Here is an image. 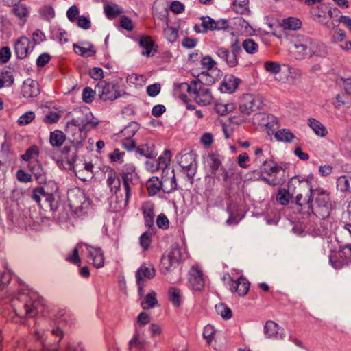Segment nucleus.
Segmentation results:
<instances>
[{"mask_svg":"<svg viewBox=\"0 0 351 351\" xmlns=\"http://www.w3.org/2000/svg\"><path fill=\"white\" fill-rule=\"evenodd\" d=\"M171 152L166 149L159 156L155 168V191H162L170 193L176 189V182L173 171L169 167Z\"/></svg>","mask_w":351,"mask_h":351,"instance_id":"obj_1","label":"nucleus"},{"mask_svg":"<svg viewBox=\"0 0 351 351\" xmlns=\"http://www.w3.org/2000/svg\"><path fill=\"white\" fill-rule=\"evenodd\" d=\"M66 138L69 143L75 148L76 152L84 145L87 134L83 133L77 121L72 119L66 123L65 126ZM77 159V152L70 158L64 162L62 159H57L56 162L59 168L64 170L74 171V164Z\"/></svg>","mask_w":351,"mask_h":351,"instance_id":"obj_2","label":"nucleus"},{"mask_svg":"<svg viewBox=\"0 0 351 351\" xmlns=\"http://www.w3.org/2000/svg\"><path fill=\"white\" fill-rule=\"evenodd\" d=\"M185 92H187L193 98L195 101L201 106H207L213 100L210 89L198 80H193L190 84L181 83L175 89L176 96L184 102L187 101V96Z\"/></svg>","mask_w":351,"mask_h":351,"instance_id":"obj_3","label":"nucleus"},{"mask_svg":"<svg viewBox=\"0 0 351 351\" xmlns=\"http://www.w3.org/2000/svg\"><path fill=\"white\" fill-rule=\"evenodd\" d=\"M38 302L32 299L28 295H21L11 300V305L16 316L20 319H28L38 315Z\"/></svg>","mask_w":351,"mask_h":351,"instance_id":"obj_4","label":"nucleus"},{"mask_svg":"<svg viewBox=\"0 0 351 351\" xmlns=\"http://www.w3.org/2000/svg\"><path fill=\"white\" fill-rule=\"evenodd\" d=\"M187 251L184 245H173L169 251L164 254L160 263V270L166 274L177 267L179 263L187 257Z\"/></svg>","mask_w":351,"mask_h":351,"instance_id":"obj_5","label":"nucleus"},{"mask_svg":"<svg viewBox=\"0 0 351 351\" xmlns=\"http://www.w3.org/2000/svg\"><path fill=\"white\" fill-rule=\"evenodd\" d=\"M312 199H315L313 213L321 218H326L330 215L331 202L330 192L323 188H317L311 191Z\"/></svg>","mask_w":351,"mask_h":351,"instance_id":"obj_6","label":"nucleus"},{"mask_svg":"<svg viewBox=\"0 0 351 351\" xmlns=\"http://www.w3.org/2000/svg\"><path fill=\"white\" fill-rule=\"evenodd\" d=\"M40 149L38 145H32L23 154L20 156L21 160L27 162L28 170L38 179L41 176L42 165L39 160Z\"/></svg>","mask_w":351,"mask_h":351,"instance_id":"obj_7","label":"nucleus"},{"mask_svg":"<svg viewBox=\"0 0 351 351\" xmlns=\"http://www.w3.org/2000/svg\"><path fill=\"white\" fill-rule=\"evenodd\" d=\"M311 191L307 184L300 183L296 188L295 201L298 206L297 209L303 214L310 215L313 213Z\"/></svg>","mask_w":351,"mask_h":351,"instance_id":"obj_8","label":"nucleus"},{"mask_svg":"<svg viewBox=\"0 0 351 351\" xmlns=\"http://www.w3.org/2000/svg\"><path fill=\"white\" fill-rule=\"evenodd\" d=\"M344 228L351 236V223H346ZM330 261L332 267L339 269L351 262V244L345 246L338 251H334L330 255Z\"/></svg>","mask_w":351,"mask_h":351,"instance_id":"obj_9","label":"nucleus"},{"mask_svg":"<svg viewBox=\"0 0 351 351\" xmlns=\"http://www.w3.org/2000/svg\"><path fill=\"white\" fill-rule=\"evenodd\" d=\"M31 197L40 207L49 208L52 211L58 209V204L55 201L53 194L46 193L43 186L34 188Z\"/></svg>","mask_w":351,"mask_h":351,"instance_id":"obj_10","label":"nucleus"},{"mask_svg":"<svg viewBox=\"0 0 351 351\" xmlns=\"http://www.w3.org/2000/svg\"><path fill=\"white\" fill-rule=\"evenodd\" d=\"M311 13L314 21L324 25L326 28L332 29L335 27V23L330 21L332 18V12L328 5L320 4L313 7Z\"/></svg>","mask_w":351,"mask_h":351,"instance_id":"obj_11","label":"nucleus"},{"mask_svg":"<svg viewBox=\"0 0 351 351\" xmlns=\"http://www.w3.org/2000/svg\"><path fill=\"white\" fill-rule=\"evenodd\" d=\"M189 286L194 291H202L205 287V278L198 265H193L189 271Z\"/></svg>","mask_w":351,"mask_h":351,"instance_id":"obj_12","label":"nucleus"},{"mask_svg":"<svg viewBox=\"0 0 351 351\" xmlns=\"http://www.w3.org/2000/svg\"><path fill=\"white\" fill-rule=\"evenodd\" d=\"M96 86L101 88L99 98L104 101H112L121 96L118 86L115 84L100 81Z\"/></svg>","mask_w":351,"mask_h":351,"instance_id":"obj_13","label":"nucleus"},{"mask_svg":"<svg viewBox=\"0 0 351 351\" xmlns=\"http://www.w3.org/2000/svg\"><path fill=\"white\" fill-rule=\"evenodd\" d=\"M202 24L200 26L196 25L195 30L197 32H206L208 30H221L225 29L228 27V23L225 19L215 21L209 16H203L201 18Z\"/></svg>","mask_w":351,"mask_h":351,"instance_id":"obj_14","label":"nucleus"},{"mask_svg":"<svg viewBox=\"0 0 351 351\" xmlns=\"http://www.w3.org/2000/svg\"><path fill=\"white\" fill-rule=\"evenodd\" d=\"M260 104L258 98L252 95H246L243 97L242 102L239 105V111L245 115H250L260 108Z\"/></svg>","mask_w":351,"mask_h":351,"instance_id":"obj_15","label":"nucleus"},{"mask_svg":"<svg viewBox=\"0 0 351 351\" xmlns=\"http://www.w3.org/2000/svg\"><path fill=\"white\" fill-rule=\"evenodd\" d=\"M120 176L123 180L125 193H128V195H131L132 187L136 184L135 182L138 179L135 168L134 167L126 168L120 173Z\"/></svg>","mask_w":351,"mask_h":351,"instance_id":"obj_16","label":"nucleus"},{"mask_svg":"<svg viewBox=\"0 0 351 351\" xmlns=\"http://www.w3.org/2000/svg\"><path fill=\"white\" fill-rule=\"evenodd\" d=\"M309 44H311V38L304 36L297 38L294 42V53L297 59H302L308 56Z\"/></svg>","mask_w":351,"mask_h":351,"instance_id":"obj_17","label":"nucleus"},{"mask_svg":"<svg viewBox=\"0 0 351 351\" xmlns=\"http://www.w3.org/2000/svg\"><path fill=\"white\" fill-rule=\"evenodd\" d=\"M30 40L22 36L19 37L14 43V52L18 59H23L26 58L29 53V49L31 47Z\"/></svg>","mask_w":351,"mask_h":351,"instance_id":"obj_18","label":"nucleus"},{"mask_svg":"<svg viewBox=\"0 0 351 351\" xmlns=\"http://www.w3.org/2000/svg\"><path fill=\"white\" fill-rule=\"evenodd\" d=\"M250 286L249 281L242 276L229 284L230 290L239 296L245 295L249 291Z\"/></svg>","mask_w":351,"mask_h":351,"instance_id":"obj_19","label":"nucleus"},{"mask_svg":"<svg viewBox=\"0 0 351 351\" xmlns=\"http://www.w3.org/2000/svg\"><path fill=\"white\" fill-rule=\"evenodd\" d=\"M254 120H261L263 121L261 124L265 125L268 135H271V134H274L276 126L278 127V120L276 117L262 113L256 114L254 115Z\"/></svg>","mask_w":351,"mask_h":351,"instance_id":"obj_20","label":"nucleus"},{"mask_svg":"<svg viewBox=\"0 0 351 351\" xmlns=\"http://www.w3.org/2000/svg\"><path fill=\"white\" fill-rule=\"evenodd\" d=\"M241 80L232 75H226L221 83L220 90L222 93H232L238 88Z\"/></svg>","mask_w":351,"mask_h":351,"instance_id":"obj_21","label":"nucleus"},{"mask_svg":"<svg viewBox=\"0 0 351 351\" xmlns=\"http://www.w3.org/2000/svg\"><path fill=\"white\" fill-rule=\"evenodd\" d=\"M106 183L111 192L117 193L120 189V173L118 174L113 169L109 168L106 171Z\"/></svg>","mask_w":351,"mask_h":351,"instance_id":"obj_22","label":"nucleus"},{"mask_svg":"<svg viewBox=\"0 0 351 351\" xmlns=\"http://www.w3.org/2000/svg\"><path fill=\"white\" fill-rule=\"evenodd\" d=\"M130 195H128V193H125L124 195H121L120 197L114 193V195L111 197L110 206L113 212H119L124 209L128 203Z\"/></svg>","mask_w":351,"mask_h":351,"instance_id":"obj_23","label":"nucleus"},{"mask_svg":"<svg viewBox=\"0 0 351 351\" xmlns=\"http://www.w3.org/2000/svg\"><path fill=\"white\" fill-rule=\"evenodd\" d=\"M130 195H128V193H125L124 195H121L120 197L114 193V195L111 197L110 206L113 212H119L124 209L128 203Z\"/></svg>","mask_w":351,"mask_h":351,"instance_id":"obj_24","label":"nucleus"},{"mask_svg":"<svg viewBox=\"0 0 351 351\" xmlns=\"http://www.w3.org/2000/svg\"><path fill=\"white\" fill-rule=\"evenodd\" d=\"M307 125L314 134L319 137L324 138L328 134L327 128L321 121L315 118H308L307 119Z\"/></svg>","mask_w":351,"mask_h":351,"instance_id":"obj_25","label":"nucleus"},{"mask_svg":"<svg viewBox=\"0 0 351 351\" xmlns=\"http://www.w3.org/2000/svg\"><path fill=\"white\" fill-rule=\"evenodd\" d=\"M178 163L186 171H189L196 167L195 156L192 152L184 153L180 155Z\"/></svg>","mask_w":351,"mask_h":351,"instance_id":"obj_26","label":"nucleus"},{"mask_svg":"<svg viewBox=\"0 0 351 351\" xmlns=\"http://www.w3.org/2000/svg\"><path fill=\"white\" fill-rule=\"evenodd\" d=\"M308 56H324L327 53L326 47L322 43L311 38V44L308 45Z\"/></svg>","mask_w":351,"mask_h":351,"instance_id":"obj_27","label":"nucleus"},{"mask_svg":"<svg viewBox=\"0 0 351 351\" xmlns=\"http://www.w3.org/2000/svg\"><path fill=\"white\" fill-rule=\"evenodd\" d=\"M88 257L92 261L93 265L96 268H101L104 265V256L100 248L90 247Z\"/></svg>","mask_w":351,"mask_h":351,"instance_id":"obj_28","label":"nucleus"},{"mask_svg":"<svg viewBox=\"0 0 351 351\" xmlns=\"http://www.w3.org/2000/svg\"><path fill=\"white\" fill-rule=\"evenodd\" d=\"M274 138L277 141L291 143L295 138V136L289 129L282 128L274 132Z\"/></svg>","mask_w":351,"mask_h":351,"instance_id":"obj_29","label":"nucleus"},{"mask_svg":"<svg viewBox=\"0 0 351 351\" xmlns=\"http://www.w3.org/2000/svg\"><path fill=\"white\" fill-rule=\"evenodd\" d=\"M141 209L145 225L151 228L154 224V204L150 202H144Z\"/></svg>","mask_w":351,"mask_h":351,"instance_id":"obj_30","label":"nucleus"},{"mask_svg":"<svg viewBox=\"0 0 351 351\" xmlns=\"http://www.w3.org/2000/svg\"><path fill=\"white\" fill-rule=\"evenodd\" d=\"M66 140V134L60 130H56L49 134V143L53 147H60Z\"/></svg>","mask_w":351,"mask_h":351,"instance_id":"obj_31","label":"nucleus"},{"mask_svg":"<svg viewBox=\"0 0 351 351\" xmlns=\"http://www.w3.org/2000/svg\"><path fill=\"white\" fill-rule=\"evenodd\" d=\"M280 328L278 325L272 321H268L265 325V334L268 338L278 339L281 336Z\"/></svg>","mask_w":351,"mask_h":351,"instance_id":"obj_32","label":"nucleus"},{"mask_svg":"<svg viewBox=\"0 0 351 351\" xmlns=\"http://www.w3.org/2000/svg\"><path fill=\"white\" fill-rule=\"evenodd\" d=\"M280 26L284 29L297 30L302 27V22L300 19L295 17H289L283 19L280 23Z\"/></svg>","mask_w":351,"mask_h":351,"instance_id":"obj_33","label":"nucleus"},{"mask_svg":"<svg viewBox=\"0 0 351 351\" xmlns=\"http://www.w3.org/2000/svg\"><path fill=\"white\" fill-rule=\"evenodd\" d=\"M261 172L266 173L268 176H273L279 172L281 170V167L271 160H264L262 167Z\"/></svg>","mask_w":351,"mask_h":351,"instance_id":"obj_34","label":"nucleus"},{"mask_svg":"<svg viewBox=\"0 0 351 351\" xmlns=\"http://www.w3.org/2000/svg\"><path fill=\"white\" fill-rule=\"evenodd\" d=\"M12 12L23 22L26 21V18L28 15L29 11L27 7L19 1L13 5Z\"/></svg>","mask_w":351,"mask_h":351,"instance_id":"obj_35","label":"nucleus"},{"mask_svg":"<svg viewBox=\"0 0 351 351\" xmlns=\"http://www.w3.org/2000/svg\"><path fill=\"white\" fill-rule=\"evenodd\" d=\"M139 45L143 49V54L149 56L154 47V40L149 36L143 35L139 40Z\"/></svg>","mask_w":351,"mask_h":351,"instance_id":"obj_36","label":"nucleus"},{"mask_svg":"<svg viewBox=\"0 0 351 351\" xmlns=\"http://www.w3.org/2000/svg\"><path fill=\"white\" fill-rule=\"evenodd\" d=\"M73 49L75 53L83 57H93L95 55L96 51L93 45H89L88 48L80 47L77 44L73 45Z\"/></svg>","mask_w":351,"mask_h":351,"instance_id":"obj_37","label":"nucleus"},{"mask_svg":"<svg viewBox=\"0 0 351 351\" xmlns=\"http://www.w3.org/2000/svg\"><path fill=\"white\" fill-rule=\"evenodd\" d=\"M234 108L235 104L233 103L217 102L215 106V112L220 115H226Z\"/></svg>","mask_w":351,"mask_h":351,"instance_id":"obj_38","label":"nucleus"},{"mask_svg":"<svg viewBox=\"0 0 351 351\" xmlns=\"http://www.w3.org/2000/svg\"><path fill=\"white\" fill-rule=\"evenodd\" d=\"M91 119L86 118L85 121H82L81 123L80 128L82 130L83 133L86 134L88 132L96 128L99 125V121H97L92 114H90Z\"/></svg>","mask_w":351,"mask_h":351,"instance_id":"obj_39","label":"nucleus"},{"mask_svg":"<svg viewBox=\"0 0 351 351\" xmlns=\"http://www.w3.org/2000/svg\"><path fill=\"white\" fill-rule=\"evenodd\" d=\"M84 170L86 171V173L82 172V170H79L78 173L75 172V176L82 181H86L93 177V165L91 162H86L84 164Z\"/></svg>","mask_w":351,"mask_h":351,"instance_id":"obj_40","label":"nucleus"},{"mask_svg":"<svg viewBox=\"0 0 351 351\" xmlns=\"http://www.w3.org/2000/svg\"><path fill=\"white\" fill-rule=\"evenodd\" d=\"M169 300L173 306L178 307L182 304L181 291L177 288L171 287L169 290Z\"/></svg>","mask_w":351,"mask_h":351,"instance_id":"obj_41","label":"nucleus"},{"mask_svg":"<svg viewBox=\"0 0 351 351\" xmlns=\"http://www.w3.org/2000/svg\"><path fill=\"white\" fill-rule=\"evenodd\" d=\"M136 280L139 285V293L142 294L143 291V285H141V282L143 281V278H147L149 279L152 278V274L149 271V269L147 267H141L136 272Z\"/></svg>","mask_w":351,"mask_h":351,"instance_id":"obj_42","label":"nucleus"},{"mask_svg":"<svg viewBox=\"0 0 351 351\" xmlns=\"http://www.w3.org/2000/svg\"><path fill=\"white\" fill-rule=\"evenodd\" d=\"M104 12L108 19H114L120 16L122 10L117 5L106 4L104 7Z\"/></svg>","mask_w":351,"mask_h":351,"instance_id":"obj_43","label":"nucleus"},{"mask_svg":"<svg viewBox=\"0 0 351 351\" xmlns=\"http://www.w3.org/2000/svg\"><path fill=\"white\" fill-rule=\"evenodd\" d=\"M337 187L341 191H351V178L342 176L337 180Z\"/></svg>","mask_w":351,"mask_h":351,"instance_id":"obj_44","label":"nucleus"},{"mask_svg":"<svg viewBox=\"0 0 351 351\" xmlns=\"http://www.w3.org/2000/svg\"><path fill=\"white\" fill-rule=\"evenodd\" d=\"M242 47L246 53L255 54L258 51V45L252 38H246L242 43Z\"/></svg>","mask_w":351,"mask_h":351,"instance_id":"obj_45","label":"nucleus"},{"mask_svg":"<svg viewBox=\"0 0 351 351\" xmlns=\"http://www.w3.org/2000/svg\"><path fill=\"white\" fill-rule=\"evenodd\" d=\"M263 67L267 72L273 75L279 73L282 70L281 64L276 61H265Z\"/></svg>","mask_w":351,"mask_h":351,"instance_id":"obj_46","label":"nucleus"},{"mask_svg":"<svg viewBox=\"0 0 351 351\" xmlns=\"http://www.w3.org/2000/svg\"><path fill=\"white\" fill-rule=\"evenodd\" d=\"M216 329L213 325L208 324L204 328L203 337L208 345H211L215 341Z\"/></svg>","mask_w":351,"mask_h":351,"instance_id":"obj_47","label":"nucleus"},{"mask_svg":"<svg viewBox=\"0 0 351 351\" xmlns=\"http://www.w3.org/2000/svg\"><path fill=\"white\" fill-rule=\"evenodd\" d=\"M208 158L212 173L215 175L217 171L221 165V158L219 154H216L209 155Z\"/></svg>","mask_w":351,"mask_h":351,"instance_id":"obj_48","label":"nucleus"},{"mask_svg":"<svg viewBox=\"0 0 351 351\" xmlns=\"http://www.w3.org/2000/svg\"><path fill=\"white\" fill-rule=\"evenodd\" d=\"M215 311L218 315L225 319H229L232 317V311L230 308L223 303L216 304Z\"/></svg>","mask_w":351,"mask_h":351,"instance_id":"obj_49","label":"nucleus"},{"mask_svg":"<svg viewBox=\"0 0 351 351\" xmlns=\"http://www.w3.org/2000/svg\"><path fill=\"white\" fill-rule=\"evenodd\" d=\"M95 96V91L89 86H86L82 93V99L86 104H91Z\"/></svg>","mask_w":351,"mask_h":351,"instance_id":"obj_50","label":"nucleus"},{"mask_svg":"<svg viewBox=\"0 0 351 351\" xmlns=\"http://www.w3.org/2000/svg\"><path fill=\"white\" fill-rule=\"evenodd\" d=\"M201 65L204 69L210 71L217 65L216 61L210 56H206L201 60Z\"/></svg>","mask_w":351,"mask_h":351,"instance_id":"obj_51","label":"nucleus"},{"mask_svg":"<svg viewBox=\"0 0 351 351\" xmlns=\"http://www.w3.org/2000/svg\"><path fill=\"white\" fill-rule=\"evenodd\" d=\"M34 119V112L32 111H29L19 118L17 123L21 126L25 125L30 123Z\"/></svg>","mask_w":351,"mask_h":351,"instance_id":"obj_52","label":"nucleus"},{"mask_svg":"<svg viewBox=\"0 0 351 351\" xmlns=\"http://www.w3.org/2000/svg\"><path fill=\"white\" fill-rule=\"evenodd\" d=\"M61 117V114L59 112L51 111L47 113L43 121L48 125L56 123Z\"/></svg>","mask_w":351,"mask_h":351,"instance_id":"obj_53","label":"nucleus"},{"mask_svg":"<svg viewBox=\"0 0 351 351\" xmlns=\"http://www.w3.org/2000/svg\"><path fill=\"white\" fill-rule=\"evenodd\" d=\"M165 36L169 42H174L178 36V29L176 27L167 26L164 30Z\"/></svg>","mask_w":351,"mask_h":351,"instance_id":"obj_54","label":"nucleus"},{"mask_svg":"<svg viewBox=\"0 0 351 351\" xmlns=\"http://www.w3.org/2000/svg\"><path fill=\"white\" fill-rule=\"evenodd\" d=\"M248 0H234V9L240 14H243L247 9Z\"/></svg>","mask_w":351,"mask_h":351,"instance_id":"obj_55","label":"nucleus"},{"mask_svg":"<svg viewBox=\"0 0 351 351\" xmlns=\"http://www.w3.org/2000/svg\"><path fill=\"white\" fill-rule=\"evenodd\" d=\"M152 243V234L145 232L140 237V244L144 250H147L150 247Z\"/></svg>","mask_w":351,"mask_h":351,"instance_id":"obj_56","label":"nucleus"},{"mask_svg":"<svg viewBox=\"0 0 351 351\" xmlns=\"http://www.w3.org/2000/svg\"><path fill=\"white\" fill-rule=\"evenodd\" d=\"M346 38V34L343 29H337L331 36L332 43H343Z\"/></svg>","mask_w":351,"mask_h":351,"instance_id":"obj_57","label":"nucleus"},{"mask_svg":"<svg viewBox=\"0 0 351 351\" xmlns=\"http://www.w3.org/2000/svg\"><path fill=\"white\" fill-rule=\"evenodd\" d=\"M45 40V36L44 33L40 29H36L32 34V42L33 45L31 46V48H33L34 45L40 44Z\"/></svg>","mask_w":351,"mask_h":351,"instance_id":"obj_58","label":"nucleus"},{"mask_svg":"<svg viewBox=\"0 0 351 351\" xmlns=\"http://www.w3.org/2000/svg\"><path fill=\"white\" fill-rule=\"evenodd\" d=\"M32 173L25 172L23 169H19L16 173V178L21 182H30L32 180Z\"/></svg>","mask_w":351,"mask_h":351,"instance_id":"obj_59","label":"nucleus"},{"mask_svg":"<svg viewBox=\"0 0 351 351\" xmlns=\"http://www.w3.org/2000/svg\"><path fill=\"white\" fill-rule=\"evenodd\" d=\"M156 224L159 228L167 230L169 226V221L165 214H160L157 217Z\"/></svg>","mask_w":351,"mask_h":351,"instance_id":"obj_60","label":"nucleus"},{"mask_svg":"<svg viewBox=\"0 0 351 351\" xmlns=\"http://www.w3.org/2000/svg\"><path fill=\"white\" fill-rule=\"evenodd\" d=\"M214 142L213 136L211 133L206 132L200 138V143L205 147H209Z\"/></svg>","mask_w":351,"mask_h":351,"instance_id":"obj_61","label":"nucleus"},{"mask_svg":"<svg viewBox=\"0 0 351 351\" xmlns=\"http://www.w3.org/2000/svg\"><path fill=\"white\" fill-rule=\"evenodd\" d=\"M289 194L286 190L282 189L279 191L276 199L280 204L287 205L289 203Z\"/></svg>","mask_w":351,"mask_h":351,"instance_id":"obj_62","label":"nucleus"},{"mask_svg":"<svg viewBox=\"0 0 351 351\" xmlns=\"http://www.w3.org/2000/svg\"><path fill=\"white\" fill-rule=\"evenodd\" d=\"M250 160V157L246 152L240 154L237 158V162L239 166L241 168L246 169L248 167L247 162Z\"/></svg>","mask_w":351,"mask_h":351,"instance_id":"obj_63","label":"nucleus"},{"mask_svg":"<svg viewBox=\"0 0 351 351\" xmlns=\"http://www.w3.org/2000/svg\"><path fill=\"white\" fill-rule=\"evenodd\" d=\"M69 20L71 22H75L80 17L79 9L76 5L71 6L66 13Z\"/></svg>","mask_w":351,"mask_h":351,"instance_id":"obj_64","label":"nucleus"}]
</instances>
